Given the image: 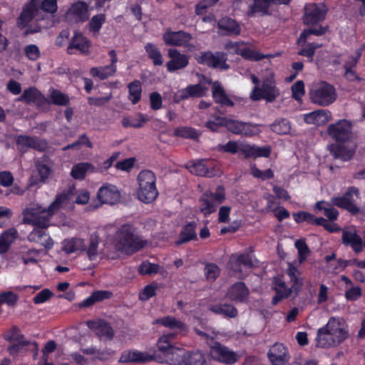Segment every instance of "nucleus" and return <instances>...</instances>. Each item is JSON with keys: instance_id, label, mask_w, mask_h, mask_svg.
<instances>
[{"instance_id": "46", "label": "nucleus", "mask_w": 365, "mask_h": 365, "mask_svg": "<svg viewBox=\"0 0 365 365\" xmlns=\"http://www.w3.org/2000/svg\"><path fill=\"white\" fill-rule=\"evenodd\" d=\"M330 151L335 158H340L343 160H349L354 154L352 148H347L341 145H331Z\"/></svg>"}, {"instance_id": "32", "label": "nucleus", "mask_w": 365, "mask_h": 365, "mask_svg": "<svg viewBox=\"0 0 365 365\" xmlns=\"http://www.w3.org/2000/svg\"><path fill=\"white\" fill-rule=\"evenodd\" d=\"M87 324L101 339H111L113 338V330L106 322L100 320L97 322H88Z\"/></svg>"}, {"instance_id": "1", "label": "nucleus", "mask_w": 365, "mask_h": 365, "mask_svg": "<svg viewBox=\"0 0 365 365\" xmlns=\"http://www.w3.org/2000/svg\"><path fill=\"white\" fill-rule=\"evenodd\" d=\"M73 189L68 192L61 193L56 196L55 200L48 207H43L37 203H30L22 211V222L33 226L48 227L50 220L66 200H71Z\"/></svg>"}, {"instance_id": "49", "label": "nucleus", "mask_w": 365, "mask_h": 365, "mask_svg": "<svg viewBox=\"0 0 365 365\" xmlns=\"http://www.w3.org/2000/svg\"><path fill=\"white\" fill-rule=\"evenodd\" d=\"M210 310L217 314H222L230 318H234L237 315V310L232 305L222 304L210 307Z\"/></svg>"}, {"instance_id": "36", "label": "nucleus", "mask_w": 365, "mask_h": 365, "mask_svg": "<svg viewBox=\"0 0 365 365\" xmlns=\"http://www.w3.org/2000/svg\"><path fill=\"white\" fill-rule=\"evenodd\" d=\"M272 4L271 0H253V3L249 6L247 16L253 17L256 14L261 16L269 14V7Z\"/></svg>"}, {"instance_id": "28", "label": "nucleus", "mask_w": 365, "mask_h": 365, "mask_svg": "<svg viewBox=\"0 0 365 365\" xmlns=\"http://www.w3.org/2000/svg\"><path fill=\"white\" fill-rule=\"evenodd\" d=\"M331 113L327 110H317L304 115V120L308 124L322 125L330 120Z\"/></svg>"}, {"instance_id": "3", "label": "nucleus", "mask_w": 365, "mask_h": 365, "mask_svg": "<svg viewBox=\"0 0 365 365\" xmlns=\"http://www.w3.org/2000/svg\"><path fill=\"white\" fill-rule=\"evenodd\" d=\"M146 245L147 241L135 235L134 229L128 225L121 226L114 236L113 245L115 248L125 254L138 252Z\"/></svg>"}, {"instance_id": "57", "label": "nucleus", "mask_w": 365, "mask_h": 365, "mask_svg": "<svg viewBox=\"0 0 365 365\" xmlns=\"http://www.w3.org/2000/svg\"><path fill=\"white\" fill-rule=\"evenodd\" d=\"M145 122L146 119L141 114L138 115V118L124 117L121 121L122 125L124 128L132 127L135 128L143 127Z\"/></svg>"}, {"instance_id": "35", "label": "nucleus", "mask_w": 365, "mask_h": 365, "mask_svg": "<svg viewBox=\"0 0 365 365\" xmlns=\"http://www.w3.org/2000/svg\"><path fill=\"white\" fill-rule=\"evenodd\" d=\"M316 344L317 346L322 348L332 347L339 344L326 326L318 329Z\"/></svg>"}, {"instance_id": "13", "label": "nucleus", "mask_w": 365, "mask_h": 365, "mask_svg": "<svg viewBox=\"0 0 365 365\" xmlns=\"http://www.w3.org/2000/svg\"><path fill=\"white\" fill-rule=\"evenodd\" d=\"M354 195L356 198L359 197V189L355 187H351L348 188L342 196L332 197L331 201L333 205L355 214L359 212V208L354 203Z\"/></svg>"}, {"instance_id": "2", "label": "nucleus", "mask_w": 365, "mask_h": 365, "mask_svg": "<svg viewBox=\"0 0 365 365\" xmlns=\"http://www.w3.org/2000/svg\"><path fill=\"white\" fill-rule=\"evenodd\" d=\"M328 7L324 3H307L304 6L302 16L303 24L310 26L305 29L300 34L297 43H305L311 35L320 36L325 34L329 30V26L319 24L326 19Z\"/></svg>"}, {"instance_id": "61", "label": "nucleus", "mask_w": 365, "mask_h": 365, "mask_svg": "<svg viewBox=\"0 0 365 365\" xmlns=\"http://www.w3.org/2000/svg\"><path fill=\"white\" fill-rule=\"evenodd\" d=\"M158 287L157 284L152 283L145 286L139 294V298L142 301H146L155 296Z\"/></svg>"}, {"instance_id": "26", "label": "nucleus", "mask_w": 365, "mask_h": 365, "mask_svg": "<svg viewBox=\"0 0 365 365\" xmlns=\"http://www.w3.org/2000/svg\"><path fill=\"white\" fill-rule=\"evenodd\" d=\"M155 324H160L173 331L170 334H175V338L178 334H183L187 331L186 325L181 321L173 317L167 316L155 321Z\"/></svg>"}, {"instance_id": "47", "label": "nucleus", "mask_w": 365, "mask_h": 365, "mask_svg": "<svg viewBox=\"0 0 365 365\" xmlns=\"http://www.w3.org/2000/svg\"><path fill=\"white\" fill-rule=\"evenodd\" d=\"M106 21L105 14H98L93 16L88 24V31L93 34H98Z\"/></svg>"}, {"instance_id": "53", "label": "nucleus", "mask_w": 365, "mask_h": 365, "mask_svg": "<svg viewBox=\"0 0 365 365\" xmlns=\"http://www.w3.org/2000/svg\"><path fill=\"white\" fill-rule=\"evenodd\" d=\"M240 54L244 58H245L247 60L255 61H260L265 58H272L274 56L273 55H271V54L264 55V54L261 53L260 52H259L257 51L252 50L248 47H245V48H242L240 51Z\"/></svg>"}, {"instance_id": "52", "label": "nucleus", "mask_w": 365, "mask_h": 365, "mask_svg": "<svg viewBox=\"0 0 365 365\" xmlns=\"http://www.w3.org/2000/svg\"><path fill=\"white\" fill-rule=\"evenodd\" d=\"M49 97L53 104L61 106L68 105L70 100L68 96L53 88L49 90Z\"/></svg>"}, {"instance_id": "44", "label": "nucleus", "mask_w": 365, "mask_h": 365, "mask_svg": "<svg viewBox=\"0 0 365 365\" xmlns=\"http://www.w3.org/2000/svg\"><path fill=\"white\" fill-rule=\"evenodd\" d=\"M43 98L42 94L36 88L31 87L24 91L23 94L19 97L18 101L31 104L41 102Z\"/></svg>"}, {"instance_id": "16", "label": "nucleus", "mask_w": 365, "mask_h": 365, "mask_svg": "<svg viewBox=\"0 0 365 365\" xmlns=\"http://www.w3.org/2000/svg\"><path fill=\"white\" fill-rule=\"evenodd\" d=\"M192 38L188 32L182 30L173 31L170 29H168L163 35V40L167 46H187Z\"/></svg>"}, {"instance_id": "54", "label": "nucleus", "mask_w": 365, "mask_h": 365, "mask_svg": "<svg viewBox=\"0 0 365 365\" xmlns=\"http://www.w3.org/2000/svg\"><path fill=\"white\" fill-rule=\"evenodd\" d=\"M29 345L34 346L35 350H38V345L36 342L31 343L30 341L25 340V339L16 341V342H11L7 350L11 355H15Z\"/></svg>"}, {"instance_id": "4", "label": "nucleus", "mask_w": 365, "mask_h": 365, "mask_svg": "<svg viewBox=\"0 0 365 365\" xmlns=\"http://www.w3.org/2000/svg\"><path fill=\"white\" fill-rule=\"evenodd\" d=\"M175 339V334H163L158 341V349L160 356L155 355V359L160 362H166L172 365H182L185 350L170 344Z\"/></svg>"}, {"instance_id": "50", "label": "nucleus", "mask_w": 365, "mask_h": 365, "mask_svg": "<svg viewBox=\"0 0 365 365\" xmlns=\"http://www.w3.org/2000/svg\"><path fill=\"white\" fill-rule=\"evenodd\" d=\"M168 56L174 61L175 64L179 68L186 67L189 63V58L187 55L180 53L175 48H170L168 50Z\"/></svg>"}, {"instance_id": "12", "label": "nucleus", "mask_w": 365, "mask_h": 365, "mask_svg": "<svg viewBox=\"0 0 365 365\" xmlns=\"http://www.w3.org/2000/svg\"><path fill=\"white\" fill-rule=\"evenodd\" d=\"M352 125L347 120H340L329 125V135L336 142L346 143L351 138Z\"/></svg>"}, {"instance_id": "31", "label": "nucleus", "mask_w": 365, "mask_h": 365, "mask_svg": "<svg viewBox=\"0 0 365 365\" xmlns=\"http://www.w3.org/2000/svg\"><path fill=\"white\" fill-rule=\"evenodd\" d=\"M16 143L19 149L33 148L38 150H43L47 148L46 141L26 135L19 136L16 139Z\"/></svg>"}, {"instance_id": "5", "label": "nucleus", "mask_w": 365, "mask_h": 365, "mask_svg": "<svg viewBox=\"0 0 365 365\" xmlns=\"http://www.w3.org/2000/svg\"><path fill=\"white\" fill-rule=\"evenodd\" d=\"M286 273L290 279L292 286L289 288L287 287L284 282L280 278H276L274 279V289L276 290L277 294L272 299V303L274 304H277L281 299L287 298L292 294H297L302 287L303 279L301 277V274L291 263H288Z\"/></svg>"}, {"instance_id": "33", "label": "nucleus", "mask_w": 365, "mask_h": 365, "mask_svg": "<svg viewBox=\"0 0 365 365\" xmlns=\"http://www.w3.org/2000/svg\"><path fill=\"white\" fill-rule=\"evenodd\" d=\"M18 237L19 232L15 227H10L3 232L0 235V254L6 253Z\"/></svg>"}, {"instance_id": "63", "label": "nucleus", "mask_w": 365, "mask_h": 365, "mask_svg": "<svg viewBox=\"0 0 365 365\" xmlns=\"http://www.w3.org/2000/svg\"><path fill=\"white\" fill-rule=\"evenodd\" d=\"M18 295L11 292L8 291L0 294V304L6 303L8 306H14L18 301Z\"/></svg>"}, {"instance_id": "15", "label": "nucleus", "mask_w": 365, "mask_h": 365, "mask_svg": "<svg viewBox=\"0 0 365 365\" xmlns=\"http://www.w3.org/2000/svg\"><path fill=\"white\" fill-rule=\"evenodd\" d=\"M91 41L81 32L76 31L69 43L67 51L70 54L80 53L87 55L90 53Z\"/></svg>"}, {"instance_id": "25", "label": "nucleus", "mask_w": 365, "mask_h": 365, "mask_svg": "<svg viewBox=\"0 0 365 365\" xmlns=\"http://www.w3.org/2000/svg\"><path fill=\"white\" fill-rule=\"evenodd\" d=\"M100 238L96 234L91 235L83 252L90 261H98L103 256V250L99 247Z\"/></svg>"}, {"instance_id": "45", "label": "nucleus", "mask_w": 365, "mask_h": 365, "mask_svg": "<svg viewBox=\"0 0 365 365\" xmlns=\"http://www.w3.org/2000/svg\"><path fill=\"white\" fill-rule=\"evenodd\" d=\"M145 51L149 58L153 61L154 66H160L163 65V56L159 48L153 43H147L145 46Z\"/></svg>"}, {"instance_id": "6", "label": "nucleus", "mask_w": 365, "mask_h": 365, "mask_svg": "<svg viewBox=\"0 0 365 365\" xmlns=\"http://www.w3.org/2000/svg\"><path fill=\"white\" fill-rule=\"evenodd\" d=\"M156 178L150 170H143L138 176V189L137 195L138 199L145 203L153 202L158 195L156 188Z\"/></svg>"}, {"instance_id": "24", "label": "nucleus", "mask_w": 365, "mask_h": 365, "mask_svg": "<svg viewBox=\"0 0 365 365\" xmlns=\"http://www.w3.org/2000/svg\"><path fill=\"white\" fill-rule=\"evenodd\" d=\"M267 355L272 365H285L289 359L287 349L282 344H274Z\"/></svg>"}, {"instance_id": "58", "label": "nucleus", "mask_w": 365, "mask_h": 365, "mask_svg": "<svg viewBox=\"0 0 365 365\" xmlns=\"http://www.w3.org/2000/svg\"><path fill=\"white\" fill-rule=\"evenodd\" d=\"M204 272L207 280L214 281L219 276L220 269L217 264L209 263L205 265Z\"/></svg>"}, {"instance_id": "21", "label": "nucleus", "mask_w": 365, "mask_h": 365, "mask_svg": "<svg viewBox=\"0 0 365 365\" xmlns=\"http://www.w3.org/2000/svg\"><path fill=\"white\" fill-rule=\"evenodd\" d=\"M39 10V0H31L23 7V9L17 19L19 27L24 28L30 23Z\"/></svg>"}, {"instance_id": "23", "label": "nucleus", "mask_w": 365, "mask_h": 365, "mask_svg": "<svg viewBox=\"0 0 365 365\" xmlns=\"http://www.w3.org/2000/svg\"><path fill=\"white\" fill-rule=\"evenodd\" d=\"M225 127L229 131L235 134L251 136L259 133V129L255 125L231 119H227Z\"/></svg>"}, {"instance_id": "19", "label": "nucleus", "mask_w": 365, "mask_h": 365, "mask_svg": "<svg viewBox=\"0 0 365 365\" xmlns=\"http://www.w3.org/2000/svg\"><path fill=\"white\" fill-rule=\"evenodd\" d=\"M202 81L200 83L190 85L184 89L178 91L174 94V102L179 103L181 101L188 98H200L205 95L207 88L202 85Z\"/></svg>"}, {"instance_id": "39", "label": "nucleus", "mask_w": 365, "mask_h": 365, "mask_svg": "<svg viewBox=\"0 0 365 365\" xmlns=\"http://www.w3.org/2000/svg\"><path fill=\"white\" fill-rule=\"evenodd\" d=\"M230 261L232 268L235 270H237V267L241 265L249 268L254 267L253 257L248 253L233 254L231 255Z\"/></svg>"}, {"instance_id": "11", "label": "nucleus", "mask_w": 365, "mask_h": 365, "mask_svg": "<svg viewBox=\"0 0 365 365\" xmlns=\"http://www.w3.org/2000/svg\"><path fill=\"white\" fill-rule=\"evenodd\" d=\"M225 200V192L222 187H219L215 194L206 192L200 199V210L205 215L215 211L217 205Z\"/></svg>"}, {"instance_id": "29", "label": "nucleus", "mask_w": 365, "mask_h": 365, "mask_svg": "<svg viewBox=\"0 0 365 365\" xmlns=\"http://www.w3.org/2000/svg\"><path fill=\"white\" fill-rule=\"evenodd\" d=\"M249 294V289L245 284L242 282H237L230 287L227 296L232 301L243 302L247 299Z\"/></svg>"}, {"instance_id": "59", "label": "nucleus", "mask_w": 365, "mask_h": 365, "mask_svg": "<svg viewBox=\"0 0 365 365\" xmlns=\"http://www.w3.org/2000/svg\"><path fill=\"white\" fill-rule=\"evenodd\" d=\"M295 247L298 250L299 263L304 262L309 254V250L302 240H298L295 242Z\"/></svg>"}, {"instance_id": "64", "label": "nucleus", "mask_w": 365, "mask_h": 365, "mask_svg": "<svg viewBox=\"0 0 365 365\" xmlns=\"http://www.w3.org/2000/svg\"><path fill=\"white\" fill-rule=\"evenodd\" d=\"M4 338L10 342H16L24 339V336L21 334L19 329L17 327H12L4 334Z\"/></svg>"}, {"instance_id": "20", "label": "nucleus", "mask_w": 365, "mask_h": 365, "mask_svg": "<svg viewBox=\"0 0 365 365\" xmlns=\"http://www.w3.org/2000/svg\"><path fill=\"white\" fill-rule=\"evenodd\" d=\"M47 228L34 226L33 230L27 236L28 240L38 244L47 250L51 249L53 245V242L46 232Z\"/></svg>"}, {"instance_id": "37", "label": "nucleus", "mask_w": 365, "mask_h": 365, "mask_svg": "<svg viewBox=\"0 0 365 365\" xmlns=\"http://www.w3.org/2000/svg\"><path fill=\"white\" fill-rule=\"evenodd\" d=\"M212 94L216 103L227 106H232L234 105L233 102L228 98L222 85L218 81L213 83Z\"/></svg>"}, {"instance_id": "8", "label": "nucleus", "mask_w": 365, "mask_h": 365, "mask_svg": "<svg viewBox=\"0 0 365 365\" xmlns=\"http://www.w3.org/2000/svg\"><path fill=\"white\" fill-rule=\"evenodd\" d=\"M272 73H269L262 79V87L255 86L250 93V98L253 101L265 99L269 102L274 101L279 95V91L275 86V82Z\"/></svg>"}, {"instance_id": "60", "label": "nucleus", "mask_w": 365, "mask_h": 365, "mask_svg": "<svg viewBox=\"0 0 365 365\" xmlns=\"http://www.w3.org/2000/svg\"><path fill=\"white\" fill-rule=\"evenodd\" d=\"M160 270L158 264H153L149 262H143L139 267V272L142 274L153 275Z\"/></svg>"}, {"instance_id": "14", "label": "nucleus", "mask_w": 365, "mask_h": 365, "mask_svg": "<svg viewBox=\"0 0 365 365\" xmlns=\"http://www.w3.org/2000/svg\"><path fill=\"white\" fill-rule=\"evenodd\" d=\"M325 326L339 344L349 336L347 324L342 318L331 317Z\"/></svg>"}, {"instance_id": "48", "label": "nucleus", "mask_w": 365, "mask_h": 365, "mask_svg": "<svg viewBox=\"0 0 365 365\" xmlns=\"http://www.w3.org/2000/svg\"><path fill=\"white\" fill-rule=\"evenodd\" d=\"M89 170L93 171V166L91 163H80L72 168L71 175L75 179L83 180Z\"/></svg>"}, {"instance_id": "17", "label": "nucleus", "mask_w": 365, "mask_h": 365, "mask_svg": "<svg viewBox=\"0 0 365 365\" xmlns=\"http://www.w3.org/2000/svg\"><path fill=\"white\" fill-rule=\"evenodd\" d=\"M66 17L73 23H83L88 19V6L83 1L73 3L66 11Z\"/></svg>"}, {"instance_id": "9", "label": "nucleus", "mask_w": 365, "mask_h": 365, "mask_svg": "<svg viewBox=\"0 0 365 365\" xmlns=\"http://www.w3.org/2000/svg\"><path fill=\"white\" fill-rule=\"evenodd\" d=\"M195 60L198 63L217 68H229V66L226 63L227 60V55L224 52L203 51L199 54L195 55Z\"/></svg>"}, {"instance_id": "34", "label": "nucleus", "mask_w": 365, "mask_h": 365, "mask_svg": "<svg viewBox=\"0 0 365 365\" xmlns=\"http://www.w3.org/2000/svg\"><path fill=\"white\" fill-rule=\"evenodd\" d=\"M188 169L191 173L200 176L211 178L217 175L214 168L210 167L205 160L192 163Z\"/></svg>"}, {"instance_id": "38", "label": "nucleus", "mask_w": 365, "mask_h": 365, "mask_svg": "<svg viewBox=\"0 0 365 365\" xmlns=\"http://www.w3.org/2000/svg\"><path fill=\"white\" fill-rule=\"evenodd\" d=\"M197 224L195 222H189L185 225L179 235L178 240L175 242L176 245L186 243L190 240L197 239V234L195 232Z\"/></svg>"}, {"instance_id": "42", "label": "nucleus", "mask_w": 365, "mask_h": 365, "mask_svg": "<svg viewBox=\"0 0 365 365\" xmlns=\"http://www.w3.org/2000/svg\"><path fill=\"white\" fill-rule=\"evenodd\" d=\"M73 189V192L71 195V200H66L63 205L62 207L66 205L70 202H75L78 205H86L88 202L90 200V193L86 190H81L78 193L76 191L74 187H70L68 190L63 192L62 193H66L71 191V190Z\"/></svg>"}, {"instance_id": "40", "label": "nucleus", "mask_w": 365, "mask_h": 365, "mask_svg": "<svg viewBox=\"0 0 365 365\" xmlns=\"http://www.w3.org/2000/svg\"><path fill=\"white\" fill-rule=\"evenodd\" d=\"M86 246V242L81 238H71L65 240L63 242V250L67 253L71 254L76 252H83Z\"/></svg>"}, {"instance_id": "43", "label": "nucleus", "mask_w": 365, "mask_h": 365, "mask_svg": "<svg viewBox=\"0 0 365 365\" xmlns=\"http://www.w3.org/2000/svg\"><path fill=\"white\" fill-rule=\"evenodd\" d=\"M218 26L220 29L226 31L229 35H239L241 32L239 24L229 17L222 18L219 21Z\"/></svg>"}, {"instance_id": "51", "label": "nucleus", "mask_w": 365, "mask_h": 365, "mask_svg": "<svg viewBox=\"0 0 365 365\" xmlns=\"http://www.w3.org/2000/svg\"><path fill=\"white\" fill-rule=\"evenodd\" d=\"M315 210H323L324 215L330 220L334 221L337 219L339 212L328 202L319 201L315 205Z\"/></svg>"}, {"instance_id": "10", "label": "nucleus", "mask_w": 365, "mask_h": 365, "mask_svg": "<svg viewBox=\"0 0 365 365\" xmlns=\"http://www.w3.org/2000/svg\"><path fill=\"white\" fill-rule=\"evenodd\" d=\"M210 354L213 359L226 364H232L240 358L237 353L218 341H214L210 344Z\"/></svg>"}, {"instance_id": "62", "label": "nucleus", "mask_w": 365, "mask_h": 365, "mask_svg": "<svg viewBox=\"0 0 365 365\" xmlns=\"http://www.w3.org/2000/svg\"><path fill=\"white\" fill-rule=\"evenodd\" d=\"M321 46L317 43H307L299 51V54L312 59L317 48Z\"/></svg>"}, {"instance_id": "22", "label": "nucleus", "mask_w": 365, "mask_h": 365, "mask_svg": "<svg viewBox=\"0 0 365 365\" xmlns=\"http://www.w3.org/2000/svg\"><path fill=\"white\" fill-rule=\"evenodd\" d=\"M240 152L247 158H268L271 154V148L268 145L259 147L241 142Z\"/></svg>"}, {"instance_id": "7", "label": "nucleus", "mask_w": 365, "mask_h": 365, "mask_svg": "<svg viewBox=\"0 0 365 365\" xmlns=\"http://www.w3.org/2000/svg\"><path fill=\"white\" fill-rule=\"evenodd\" d=\"M309 95L312 103L320 106H329L336 101L337 96L334 86L325 81L313 83Z\"/></svg>"}, {"instance_id": "56", "label": "nucleus", "mask_w": 365, "mask_h": 365, "mask_svg": "<svg viewBox=\"0 0 365 365\" xmlns=\"http://www.w3.org/2000/svg\"><path fill=\"white\" fill-rule=\"evenodd\" d=\"M271 130L279 135L287 134L290 132V123L284 119H282L274 122L270 125Z\"/></svg>"}, {"instance_id": "18", "label": "nucleus", "mask_w": 365, "mask_h": 365, "mask_svg": "<svg viewBox=\"0 0 365 365\" xmlns=\"http://www.w3.org/2000/svg\"><path fill=\"white\" fill-rule=\"evenodd\" d=\"M97 197L101 205H115L120 201L121 195L116 186L106 183L98 190Z\"/></svg>"}, {"instance_id": "55", "label": "nucleus", "mask_w": 365, "mask_h": 365, "mask_svg": "<svg viewBox=\"0 0 365 365\" xmlns=\"http://www.w3.org/2000/svg\"><path fill=\"white\" fill-rule=\"evenodd\" d=\"M129 100L133 104L137 103L141 98V86L139 81H134L128 85Z\"/></svg>"}, {"instance_id": "41", "label": "nucleus", "mask_w": 365, "mask_h": 365, "mask_svg": "<svg viewBox=\"0 0 365 365\" xmlns=\"http://www.w3.org/2000/svg\"><path fill=\"white\" fill-rule=\"evenodd\" d=\"M205 354L200 351H185L182 365H206Z\"/></svg>"}, {"instance_id": "27", "label": "nucleus", "mask_w": 365, "mask_h": 365, "mask_svg": "<svg viewBox=\"0 0 365 365\" xmlns=\"http://www.w3.org/2000/svg\"><path fill=\"white\" fill-rule=\"evenodd\" d=\"M155 359V356H152L147 352H142L137 350H128L122 353L119 361L123 363H145Z\"/></svg>"}, {"instance_id": "30", "label": "nucleus", "mask_w": 365, "mask_h": 365, "mask_svg": "<svg viewBox=\"0 0 365 365\" xmlns=\"http://www.w3.org/2000/svg\"><path fill=\"white\" fill-rule=\"evenodd\" d=\"M342 242L345 245H350L356 253L363 250L362 239L354 230H343Z\"/></svg>"}]
</instances>
